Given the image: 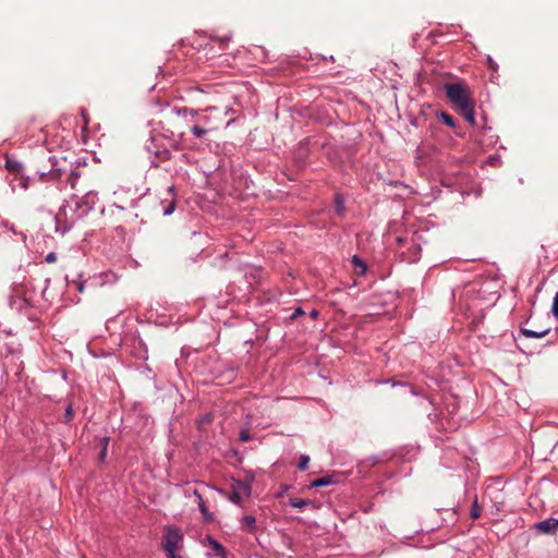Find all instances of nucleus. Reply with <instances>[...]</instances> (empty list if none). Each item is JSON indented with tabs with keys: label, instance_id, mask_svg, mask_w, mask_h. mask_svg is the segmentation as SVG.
<instances>
[{
	"label": "nucleus",
	"instance_id": "obj_1",
	"mask_svg": "<svg viewBox=\"0 0 558 558\" xmlns=\"http://www.w3.org/2000/svg\"><path fill=\"white\" fill-rule=\"evenodd\" d=\"M48 162L50 163L49 168L35 170V174L38 175L39 181L66 183L70 184L72 189H76L78 179L85 174L84 170L87 167L86 158L69 160L68 156H50Z\"/></svg>",
	"mask_w": 558,
	"mask_h": 558
},
{
	"label": "nucleus",
	"instance_id": "obj_2",
	"mask_svg": "<svg viewBox=\"0 0 558 558\" xmlns=\"http://www.w3.org/2000/svg\"><path fill=\"white\" fill-rule=\"evenodd\" d=\"M81 209L80 206H77L75 203H73V199L65 202L63 204L58 214L54 217L56 221V232H59L61 234L66 233L70 231L74 225L85 218L86 216H81Z\"/></svg>",
	"mask_w": 558,
	"mask_h": 558
},
{
	"label": "nucleus",
	"instance_id": "obj_3",
	"mask_svg": "<svg viewBox=\"0 0 558 558\" xmlns=\"http://www.w3.org/2000/svg\"><path fill=\"white\" fill-rule=\"evenodd\" d=\"M145 149L149 154L150 166L154 168H158L162 162L173 158L172 151L174 150L159 135L151 134L145 143Z\"/></svg>",
	"mask_w": 558,
	"mask_h": 558
},
{
	"label": "nucleus",
	"instance_id": "obj_4",
	"mask_svg": "<svg viewBox=\"0 0 558 558\" xmlns=\"http://www.w3.org/2000/svg\"><path fill=\"white\" fill-rule=\"evenodd\" d=\"M171 112L174 113L178 119L182 118L185 121L186 126L191 130L195 137L201 138L209 133L210 130L207 128V116H202L197 119V121H193L194 118L198 116L197 110L186 107H173Z\"/></svg>",
	"mask_w": 558,
	"mask_h": 558
},
{
	"label": "nucleus",
	"instance_id": "obj_5",
	"mask_svg": "<svg viewBox=\"0 0 558 558\" xmlns=\"http://www.w3.org/2000/svg\"><path fill=\"white\" fill-rule=\"evenodd\" d=\"M444 89L447 99L452 104L456 111L475 102L471 89L464 82L446 83Z\"/></svg>",
	"mask_w": 558,
	"mask_h": 558
},
{
	"label": "nucleus",
	"instance_id": "obj_6",
	"mask_svg": "<svg viewBox=\"0 0 558 558\" xmlns=\"http://www.w3.org/2000/svg\"><path fill=\"white\" fill-rule=\"evenodd\" d=\"M165 534L162 535L161 548L163 549L167 558H182L178 553L179 545L183 543V532L177 525H166Z\"/></svg>",
	"mask_w": 558,
	"mask_h": 558
},
{
	"label": "nucleus",
	"instance_id": "obj_7",
	"mask_svg": "<svg viewBox=\"0 0 558 558\" xmlns=\"http://www.w3.org/2000/svg\"><path fill=\"white\" fill-rule=\"evenodd\" d=\"M160 131L155 130L151 134L159 135L162 141L169 143L170 148L174 151L183 150L182 137L185 134L184 129L177 125H173V129L166 128L163 122H160Z\"/></svg>",
	"mask_w": 558,
	"mask_h": 558
},
{
	"label": "nucleus",
	"instance_id": "obj_8",
	"mask_svg": "<svg viewBox=\"0 0 558 558\" xmlns=\"http://www.w3.org/2000/svg\"><path fill=\"white\" fill-rule=\"evenodd\" d=\"M140 201V198L133 199L131 202V208H126L124 206L114 204L113 206L116 208V211H112V214L116 215L117 219L123 222L124 225H132L133 222L136 221L138 217L137 213L134 211V208L136 207Z\"/></svg>",
	"mask_w": 558,
	"mask_h": 558
},
{
	"label": "nucleus",
	"instance_id": "obj_9",
	"mask_svg": "<svg viewBox=\"0 0 558 558\" xmlns=\"http://www.w3.org/2000/svg\"><path fill=\"white\" fill-rule=\"evenodd\" d=\"M251 494L252 487L248 483L241 480L233 481L231 485L230 500L234 505H241L242 499L244 497H250Z\"/></svg>",
	"mask_w": 558,
	"mask_h": 558
},
{
	"label": "nucleus",
	"instance_id": "obj_10",
	"mask_svg": "<svg viewBox=\"0 0 558 558\" xmlns=\"http://www.w3.org/2000/svg\"><path fill=\"white\" fill-rule=\"evenodd\" d=\"M73 203L80 206L81 216H87L92 210H94L95 205L98 201V195L96 192L89 191L86 192L82 197H72Z\"/></svg>",
	"mask_w": 558,
	"mask_h": 558
},
{
	"label": "nucleus",
	"instance_id": "obj_11",
	"mask_svg": "<svg viewBox=\"0 0 558 558\" xmlns=\"http://www.w3.org/2000/svg\"><path fill=\"white\" fill-rule=\"evenodd\" d=\"M537 534L555 535L558 531V518H547L533 525Z\"/></svg>",
	"mask_w": 558,
	"mask_h": 558
},
{
	"label": "nucleus",
	"instance_id": "obj_12",
	"mask_svg": "<svg viewBox=\"0 0 558 558\" xmlns=\"http://www.w3.org/2000/svg\"><path fill=\"white\" fill-rule=\"evenodd\" d=\"M4 168L8 170L10 174L13 175L11 184L12 189L14 190L15 186L13 183L16 182L17 179L26 171L25 166L16 159L7 157Z\"/></svg>",
	"mask_w": 558,
	"mask_h": 558
},
{
	"label": "nucleus",
	"instance_id": "obj_13",
	"mask_svg": "<svg viewBox=\"0 0 558 558\" xmlns=\"http://www.w3.org/2000/svg\"><path fill=\"white\" fill-rule=\"evenodd\" d=\"M174 186H170L168 189L169 198H163L160 201L159 206L163 216H170L175 210V199L173 196Z\"/></svg>",
	"mask_w": 558,
	"mask_h": 558
},
{
	"label": "nucleus",
	"instance_id": "obj_14",
	"mask_svg": "<svg viewBox=\"0 0 558 558\" xmlns=\"http://www.w3.org/2000/svg\"><path fill=\"white\" fill-rule=\"evenodd\" d=\"M338 483V475L337 474H329L326 476L318 477L311 482L310 488H319L325 487L328 485L337 484Z\"/></svg>",
	"mask_w": 558,
	"mask_h": 558
},
{
	"label": "nucleus",
	"instance_id": "obj_15",
	"mask_svg": "<svg viewBox=\"0 0 558 558\" xmlns=\"http://www.w3.org/2000/svg\"><path fill=\"white\" fill-rule=\"evenodd\" d=\"M474 109H475V102L471 104L470 106H468L463 109H460L457 112L459 114H461L470 125L477 126Z\"/></svg>",
	"mask_w": 558,
	"mask_h": 558
},
{
	"label": "nucleus",
	"instance_id": "obj_16",
	"mask_svg": "<svg viewBox=\"0 0 558 558\" xmlns=\"http://www.w3.org/2000/svg\"><path fill=\"white\" fill-rule=\"evenodd\" d=\"M206 542L215 550L216 556L219 558H227L228 553L223 545L210 535L206 536Z\"/></svg>",
	"mask_w": 558,
	"mask_h": 558
},
{
	"label": "nucleus",
	"instance_id": "obj_17",
	"mask_svg": "<svg viewBox=\"0 0 558 558\" xmlns=\"http://www.w3.org/2000/svg\"><path fill=\"white\" fill-rule=\"evenodd\" d=\"M549 332H550V328H545L539 331H536V330L520 326V335L524 336L525 338L538 339V338L546 337L547 335H549Z\"/></svg>",
	"mask_w": 558,
	"mask_h": 558
},
{
	"label": "nucleus",
	"instance_id": "obj_18",
	"mask_svg": "<svg viewBox=\"0 0 558 558\" xmlns=\"http://www.w3.org/2000/svg\"><path fill=\"white\" fill-rule=\"evenodd\" d=\"M351 263L353 265V270L356 275L364 276L367 272L366 262L360 258L357 255L352 256Z\"/></svg>",
	"mask_w": 558,
	"mask_h": 558
},
{
	"label": "nucleus",
	"instance_id": "obj_19",
	"mask_svg": "<svg viewBox=\"0 0 558 558\" xmlns=\"http://www.w3.org/2000/svg\"><path fill=\"white\" fill-rule=\"evenodd\" d=\"M198 510L202 513V518L204 522L211 523L215 521L214 514L208 510L206 502L204 499H201V502H198Z\"/></svg>",
	"mask_w": 558,
	"mask_h": 558
},
{
	"label": "nucleus",
	"instance_id": "obj_20",
	"mask_svg": "<svg viewBox=\"0 0 558 558\" xmlns=\"http://www.w3.org/2000/svg\"><path fill=\"white\" fill-rule=\"evenodd\" d=\"M438 118L447 126H449L451 129H456L457 121H456V119L451 114H449V113H447L445 111H441V112L438 113Z\"/></svg>",
	"mask_w": 558,
	"mask_h": 558
},
{
	"label": "nucleus",
	"instance_id": "obj_21",
	"mask_svg": "<svg viewBox=\"0 0 558 558\" xmlns=\"http://www.w3.org/2000/svg\"><path fill=\"white\" fill-rule=\"evenodd\" d=\"M34 178L28 175L26 173V171L17 179V186L23 189V190H27L31 184L34 182Z\"/></svg>",
	"mask_w": 558,
	"mask_h": 558
},
{
	"label": "nucleus",
	"instance_id": "obj_22",
	"mask_svg": "<svg viewBox=\"0 0 558 558\" xmlns=\"http://www.w3.org/2000/svg\"><path fill=\"white\" fill-rule=\"evenodd\" d=\"M109 441H110V437H108V436L100 438V447H101L100 452H99V461L100 462H105V460L107 458Z\"/></svg>",
	"mask_w": 558,
	"mask_h": 558
},
{
	"label": "nucleus",
	"instance_id": "obj_23",
	"mask_svg": "<svg viewBox=\"0 0 558 558\" xmlns=\"http://www.w3.org/2000/svg\"><path fill=\"white\" fill-rule=\"evenodd\" d=\"M242 522L245 524V527L250 533L255 532L256 530V519L253 515H244L242 518Z\"/></svg>",
	"mask_w": 558,
	"mask_h": 558
},
{
	"label": "nucleus",
	"instance_id": "obj_24",
	"mask_svg": "<svg viewBox=\"0 0 558 558\" xmlns=\"http://www.w3.org/2000/svg\"><path fill=\"white\" fill-rule=\"evenodd\" d=\"M88 283V280H84L82 278V275L78 276L77 279H73L72 281H69V284H72L75 287V289L80 292V293H83L84 290H85V287L86 284Z\"/></svg>",
	"mask_w": 558,
	"mask_h": 558
},
{
	"label": "nucleus",
	"instance_id": "obj_25",
	"mask_svg": "<svg viewBox=\"0 0 558 558\" xmlns=\"http://www.w3.org/2000/svg\"><path fill=\"white\" fill-rule=\"evenodd\" d=\"M303 315H305L304 310L301 306H298V307H295L293 310V312L288 317L284 318V322L287 324H290V323L294 322L296 318H299L300 316H303Z\"/></svg>",
	"mask_w": 558,
	"mask_h": 558
},
{
	"label": "nucleus",
	"instance_id": "obj_26",
	"mask_svg": "<svg viewBox=\"0 0 558 558\" xmlns=\"http://www.w3.org/2000/svg\"><path fill=\"white\" fill-rule=\"evenodd\" d=\"M99 278L101 279V284L113 283L118 279L117 275L112 271L102 272V274H100Z\"/></svg>",
	"mask_w": 558,
	"mask_h": 558
},
{
	"label": "nucleus",
	"instance_id": "obj_27",
	"mask_svg": "<svg viewBox=\"0 0 558 558\" xmlns=\"http://www.w3.org/2000/svg\"><path fill=\"white\" fill-rule=\"evenodd\" d=\"M312 502L308 499H302V498H290L289 505L292 508H303L305 506L311 505Z\"/></svg>",
	"mask_w": 558,
	"mask_h": 558
},
{
	"label": "nucleus",
	"instance_id": "obj_28",
	"mask_svg": "<svg viewBox=\"0 0 558 558\" xmlns=\"http://www.w3.org/2000/svg\"><path fill=\"white\" fill-rule=\"evenodd\" d=\"M481 512H482V509L477 502V497L475 496L472 507H471L470 517L473 520L478 519L481 517Z\"/></svg>",
	"mask_w": 558,
	"mask_h": 558
},
{
	"label": "nucleus",
	"instance_id": "obj_29",
	"mask_svg": "<svg viewBox=\"0 0 558 558\" xmlns=\"http://www.w3.org/2000/svg\"><path fill=\"white\" fill-rule=\"evenodd\" d=\"M73 416H74L73 404H72V402H69L68 405L65 407L63 423L70 424L73 420Z\"/></svg>",
	"mask_w": 558,
	"mask_h": 558
},
{
	"label": "nucleus",
	"instance_id": "obj_30",
	"mask_svg": "<svg viewBox=\"0 0 558 558\" xmlns=\"http://www.w3.org/2000/svg\"><path fill=\"white\" fill-rule=\"evenodd\" d=\"M344 209H345V207H344L343 198L340 195H337L336 196V201H335V210H336V213L338 215H342Z\"/></svg>",
	"mask_w": 558,
	"mask_h": 558
},
{
	"label": "nucleus",
	"instance_id": "obj_31",
	"mask_svg": "<svg viewBox=\"0 0 558 558\" xmlns=\"http://www.w3.org/2000/svg\"><path fill=\"white\" fill-rule=\"evenodd\" d=\"M204 50H205V56L207 57V61L213 60L217 56L214 44H207L205 46Z\"/></svg>",
	"mask_w": 558,
	"mask_h": 558
},
{
	"label": "nucleus",
	"instance_id": "obj_32",
	"mask_svg": "<svg viewBox=\"0 0 558 558\" xmlns=\"http://www.w3.org/2000/svg\"><path fill=\"white\" fill-rule=\"evenodd\" d=\"M308 463H310V457L307 454H302L300 457V460H299V463H298V469L300 471H305L308 468Z\"/></svg>",
	"mask_w": 558,
	"mask_h": 558
},
{
	"label": "nucleus",
	"instance_id": "obj_33",
	"mask_svg": "<svg viewBox=\"0 0 558 558\" xmlns=\"http://www.w3.org/2000/svg\"><path fill=\"white\" fill-rule=\"evenodd\" d=\"M230 40V37L225 36L222 38H211V41L217 43L220 50H223L227 48V45Z\"/></svg>",
	"mask_w": 558,
	"mask_h": 558
},
{
	"label": "nucleus",
	"instance_id": "obj_34",
	"mask_svg": "<svg viewBox=\"0 0 558 558\" xmlns=\"http://www.w3.org/2000/svg\"><path fill=\"white\" fill-rule=\"evenodd\" d=\"M252 439V436L250 434V430L247 428H243L239 433V440L242 442L250 441Z\"/></svg>",
	"mask_w": 558,
	"mask_h": 558
},
{
	"label": "nucleus",
	"instance_id": "obj_35",
	"mask_svg": "<svg viewBox=\"0 0 558 558\" xmlns=\"http://www.w3.org/2000/svg\"><path fill=\"white\" fill-rule=\"evenodd\" d=\"M114 231L118 236H120L121 239H124L128 233V228L125 225L121 223L114 228Z\"/></svg>",
	"mask_w": 558,
	"mask_h": 558
},
{
	"label": "nucleus",
	"instance_id": "obj_36",
	"mask_svg": "<svg viewBox=\"0 0 558 558\" xmlns=\"http://www.w3.org/2000/svg\"><path fill=\"white\" fill-rule=\"evenodd\" d=\"M551 313H553L554 317L558 318V291L556 292L554 300H553Z\"/></svg>",
	"mask_w": 558,
	"mask_h": 558
},
{
	"label": "nucleus",
	"instance_id": "obj_37",
	"mask_svg": "<svg viewBox=\"0 0 558 558\" xmlns=\"http://www.w3.org/2000/svg\"><path fill=\"white\" fill-rule=\"evenodd\" d=\"M487 66L492 71H497L498 64L494 61V59L490 56L486 57Z\"/></svg>",
	"mask_w": 558,
	"mask_h": 558
},
{
	"label": "nucleus",
	"instance_id": "obj_38",
	"mask_svg": "<svg viewBox=\"0 0 558 558\" xmlns=\"http://www.w3.org/2000/svg\"><path fill=\"white\" fill-rule=\"evenodd\" d=\"M482 120H483V123L482 124H477V126L482 128L483 130H490L492 128L488 126V124H487L486 114L482 116Z\"/></svg>",
	"mask_w": 558,
	"mask_h": 558
},
{
	"label": "nucleus",
	"instance_id": "obj_39",
	"mask_svg": "<svg viewBox=\"0 0 558 558\" xmlns=\"http://www.w3.org/2000/svg\"><path fill=\"white\" fill-rule=\"evenodd\" d=\"M56 259H57V254H56V253H53V252H50V253H49V254H47V256L45 257V260H46L47 263H53V262H56Z\"/></svg>",
	"mask_w": 558,
	"mask_h": 558
},
{
	"label": "nucleus",
	"instance_id": "obj_40",
	"mask_svg": "<svg viewBox=\"0 0 558 558\" xmlns=\"http://www.w3.org/2000/svg\"><path fill=\"white\" fill-rule=\"evenodd\" d=\"M310 316H311V318L316 319L319 316V312L316 308H313L310 312Z\"/></svg>",
	"mask_w": 558,
	"mask_h": 558
},
{
	"label": "nucleus",
	"instance_id": "obj_41",
	"mask_svg": "<svg viewBox=\"0 0 558 558\" xmlns=\"http://www.w3.org/2000/svg\"><path fill=\"white\" fill-rule=\"evenodd\" d=\"M193 495L195 496L197 504L201 502V499H203V496L197 489H194Z\"/></svg>",
	"mask_w": 558,
	"mask_h": 558
},
{
	"label": "nucleus",
	"instance_id": "obj_42",
	"mask_svg": "<svg viewBox=\"0 0 558 558\" xmlns=\"http://www.w3.org/2000/svg\"><path fill=\"white\" fill-rule=\"evenodd\" d=\"M219 258H221V259H223V258H229V253H228V252H226V253H223V254H220V255H219Z\"/></svg>",
	"mask_w": 558,
	"mask_h": 558
},
{
	"label": "nucleus",
	"instance_id": "obj_43",
	"mask_svg": "<svg viewBox=\"0 0 558 558\" xmlns=\"http://www.w3.org/2000/svg\"><path fill=\"white\" fill-rule=\"evenodd\" d=\"M410 387V392L414 396H418L417 391L412 387V386H409Z\"/></svg>",
	"mask_w": 558,
	"mask_h": 558
},
{
	"label": "nucleus",
	"instance_id": "obj_44",
	"mask_svg": "<svg viewBox=\"0 0 558 558\" xmlns=\"http://www.w3.org/2000/svg\"><path fill=\"white\" fill-rule=\"evenodd\" d=\"M324 60H328V61H335L333 59V56H330V57H322Z\"/></svg>",
	"mask_w": 558,
	"mask_h": 558
},
{
	"label": "nucleus",
	"instance_id": "obj_45",
	"mask_svg": "<svg viewBox=\"0 0 558 558\" xmlns=\"http://www.w3.org/2000/svg\"><path fill=\"white\" fill-rule=\"evenodd\" d=\"M181 158H186V154H181Z\"/></svg>",
	"mask_w": 558,
	"mask_h": 558
}]
</instances>
